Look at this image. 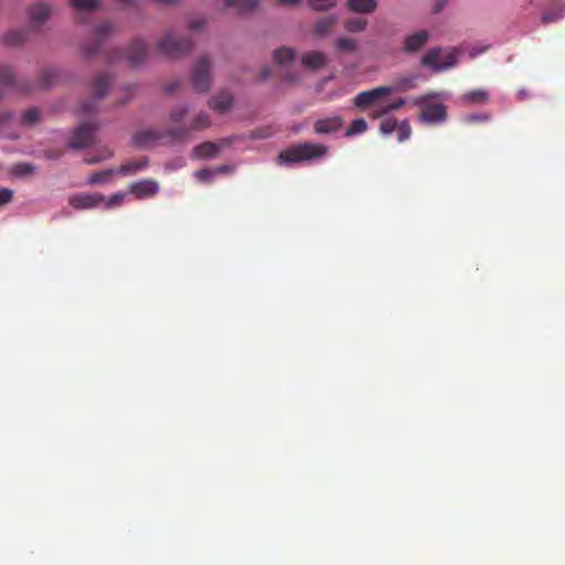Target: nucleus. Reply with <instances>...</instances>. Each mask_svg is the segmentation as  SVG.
<instances>
[{
	"label": "nucleus",
	"instance_id": "052dcab7",
	"mask_svg": "<svg viewBox=\"0 0 565 565\" xmlns=\"http://www.w3.org/2000/svg\"><path fill=\"white\" fill-rule=\"evenodd\" d=\"M444 7V2L443 1H439L436 3V7H435V12H438L443 9Z\"/></svg>",
	"mask_w": 565,
	"mask_h": 565
},
{
	"label": "nucleus",
	"instance_id": "a878e982",
	"mask_svg": "<svg viewBox=\"0 0 565 565\" xmlns=\"http://www.w3.org/2000/svg\"><path fill=\"white\" fill-rule=\"evenodd\" d=\"M148 164L147 158H143L141 160H134L129 161L127 163H124L118 169V172L121 174H135L138 171L143 170Z\"/></svg>",
	"mask_w": 565,
	"mask_h": 565
},
{
	"label": "nucleus",
	"instance_id": "c85d7f7f",
	"mask_svg": "<svg viewBox=\"0 0 565 565\" xmlns=\"http://www.w3.org/2000/svg\"><path fill=\"white\" fill-rule=\"evenodd\" d=\"M188 114H189L188 105L181 104L171 109V111L169 114V119L173 124H179L185 118V116Z\"/></svg>",
	"mask_w": 565,
	"mask_h": 565
},
{
	"label": "nucleus",
	"instance_id": "20e7f679",
	"mask_svg": "<svg viewBox=\"0 0 565 565\" xmlns=\"http://www.w3.org/2000/svg\"><path fill=\"white\" fill-rule=\"evenodd\" d=\"M191 84L196 93H207L213 83L212 61L207 55L201 56L191 71Z\"/></svg>",
	"mask_w": 565,
	"mask_h": 565
},
{
	"label": "nucleus",
	"instance_id": "3c124183",
	"mask_svg": "<svg viewBox=\"0 0 565 565\" xmlns=\"http://www.w3.org/2000/svg\"><path fill=\"white\" fill-rule=\"evenodd\" d=\"M466 120L468 122L487 121V120H489V115H486V114L471 115V116L467 117Z\"/></svg>",
	"mask_w": 565,
	"mask_h": 565
},
{
	"label": "nucleus",
	"instance_id": "9b49d317",
	"mask_svg": "<svg viewBox=\"0 0 565 565\" xmlns=\"http://www.w3.org/2000/svg\"><path fill=\"white\" fill-rule=\"evenodd\" d=\"M147 55L148 46L141 40H135L126 52V58L132 67L141 65L145 62Z\"/></svg>",
	"mask_w": 565,
	"mask_h": 565
},
{
	"label": "nucleus",
	"instance_id": "0e129e2a",
	"mask_svg": "<svg viewBox=\"0 0 565 565\" xmlns=\"http://www.w3.org/2000/svg\"><path fill=\"white\" fill-rule=\"evenodd\" d=\"M519 94H520V96H521V98H522V99L526 97V94H525V92H524V90H520V93H519Z\"/></svg>",
	"mask_w": 565,
	"mask_h": 565
},
{
	"label": "nucleus",
	"instance_id": "6ab92c4d",
	"mask_svg": "<svg viewBox=\"0 0 565 565\" xmlns=\"http://www.w3.org/2000/svg\"><path fill=\"white\" fill-rule=\"evenodd\" d=\"M301 64L309 70H319L327 64V56L320 51H310L301 56Z\"/></svg>",
	"mask_w": 565,
	"mask_h": 565
},
{
	"label": "nucleus",
	"instance_id": "393cba45",
	"mask_svg": "<svg viewBox=\"0 0 565 565\" xmlns=\"http://www.w3.org/2000/svg\"><path fill=\"white\" fill-rule=\"evenodd\" d=\"M334 49L340 53H355L359 49V43L354 39L343 36L334 41Z\"/></svg>",
	"mask_w": 565,
	"mask_h": 565
},
{
	"label": "nucleus",
	"instance_id": "7c9ffc66",
	"mask_svg": "<svg viewBox=\"0 0 565 565\" xmlns=\"http://www.w3.org/2000/svg\"><path fill=\"white\" fill-rule=\"evenodd\" d=\"M70 3L79 11H92L99 7L98 0H71Z\"/></svg>",
	"mask_w": 565,
	"mask_h": 565
},
{
	"label": "nucleus",
	"instance_id": "58836bf2",
	"mask_svg": "<svg viewBox=\"0 0 565 565\" xmlns=\"http://www.w3.org/2000/svg\"><path fill=\"white\" fill-rule=\"evenodd\" d=\"M33 171H34V167L30 163H19V164H15L13 168V173L17 177H24V175L31 174V173H33Z\"/></svg>",
	"mask_w": 565,
	"mask_h": 565
},
{
	"label": "nucleus",
	"instance_id": "4c0bfd02",
	"mask_svg": "<svg viewBox=\"0 0 565 565\" xmlns=\"http://www.w3.org/2000/svg\"><path fill=\"white\" fill-rule=\"evenodd\" d=\"M40 118V110L38 108H31L26 110L22 116V121L24 125L31 126L34 125Z\"/></svg>",
	"mask_w": 565,
	"mask_h": 565
},
{
	"label": "nucleus",
	"instance_id": "473e14b6",
	"mask_svg": "<svg viewBox=\"0 0 565 565\" xmlns=\"http://www.w3.org/2000/svg\"><path fill=\"white\" fill-rule=\"evenodd\" d=\"M367 21L362 18L349 19L344 22V29L348 32H360L365 29Z\"/></svg>",
	"mask_w": 565,
	"mask_h": 565
},
{
	"label": "nucleus",
	"instance_id": "39448f33",
	"mask_svg": "<svg viewBox=\"0 0 565 565\" xmlns=\"http://www.w3.org/2000/svg\"><path fill=\"white\" fill-rule=\"evenodd\" d=\"M212 125L210 115L206 111H199L189 124L177 125L166 129V134L172 140H183L192 132L207 129Z\"/></svg>",
	"mask_w": 565,
	"mask_h": 565
},
{
	"label": "nucleus",
	"instance_id": "2f4dec72",
	"mask_svg": "<svg viewBox=\"0 0 565 565\" xmlns=\"http://www.w3.org/2000/svg\"><path fill=\"white\" fill-rule=\"evenodd\" d=\"M226 6L237 7L241 11H250L257 7V0H225Z\"/></svg>",
	"mask_w": 565,
	"mask_h": 565
},
{
	"label": "nucleus",
	"instance_id": "4be33fe9",
	"mask_svg": "<svg viewBox=\"0 0 565 565\" xmlns=\"http://www.w3.org/2000/svg\"><path fill=\"white\" fill-rule=\"evenodd\" d=\"M220 149H221L220 145L206 141V142H203V143L196 146L193 149V153L199 159L213 158V157L217 156V153L220 152Z\"/></svg>",
	"mask_w": 565,
	"mask_h": 565
},
{
	"label": "nucleus",
	"instance_id": "a18cd8bd",
	"mask_svg": "<svg viewBox=\"0 0 565 565\" xmlns=\"http://www.w3.org/2000/svg\"><path fill=\"white\" fill-rule=\"evenodd\" d=\"M213 175V171L210 170V169H201L199 171L195 172V177L200 180V181H203V182H207L211 180Z\"/></svg>",
	"mask_w": 565,
	"mask_h": 565
},
{
	"label": "nucleus",
	"instance_id": "6e6552de",
	"mask_svg": "<svg viewBox=\"0 0 565 565\" xmlns=\"http://www.w3.org/2000/svg\"><path fill=\"white\" fill-rule=\"evenodd\" d=\"M115 28L110 22H104L95 29V39L90 44L82 47V53L86 58H92L100 51L104 41L113 34Z\"/></svg>",
	"mask_w": 565,
	"mask_h": 565
},
{
	"label": "nucleus",
	"instance_id": "603ef678",
	"mask_svg": "<svg viewBox=\"0 0 565 565\" xmlns=\"http://www.w3.org/2000/svg\"><path fill=\"white\" fill-rule=\"evenodd\" d=\"M405 103H406V100L404 98H398V99L387 104L388 109H391L392 111L397 110V109L402 108L405 105Z\"/></svg>",
	"mask_w": 565,
	"mask_h": 565
},
{
	"label": "nucleus",
	"instance_id": "412c9836",
	"mask_svg": "<svg viewBox=\"0 0 565 565\" xmlns=\"http://www.w3.org/2000/svg\"><path fill=\"white\" fill-rule=\"evenodd\" d=\"M110 84H111V79L107 75H105V74L97 75L94 78L93 84H92L94 97L96 99L103 98L107 94Z\"/></svg>",
	"mask_w": 565,
	"mask_h": 565
},
{
	"label": "nucleus",
	"instance_id": "f3484780",
	"mask_svg": "<svg viewBox=\"0 0 565 565\" xmlns=\"http://www.w3.org/2000/svg\"><path fill=\"white\" fill-rule=\"evenodd\" d=\"M0 85L3 87L17 88L19 90H28L24 83L15 79L12 68L8 65H0Z\"/></svg>",
	"mask_w": 565,
	"mask_h": 565
},
{
	"label": "nucleus",
	"instance_id": "b1692460",
	"mask_svg": "<svg viewBox=\"0 0 565 565\" xmlns=\"http://www.w3.org/2000/svg\"><path fill=\"white\" fill-rule=\"evenodd\" d=\"M416 79H417L416 75L403 76V77H398L395 81L394 85H390V86H385V87L393 89V93L407 92V90L415 88Z\"/></svg>",
	"mask_w": 565,
	"mask_h": 565
},
{
	"label": "nucleus",
	"instance_id": "09e8293b",
	"mask_svg": "<svg viewBox=\"0 0 565 565\" xmlns=\"http://www.w3.org/2000/svg\"><path fill=\"white\" fill-rule=\"evenodd\" d=\"M180 87H181V81L180 79H175V81H172V82L168 83L164 86V90L167 93H169V94H172V93L177 92Z\"/></svg>",
	"mask_w": 565,
	"mask_h": 565
},
{
	"label": "nucleus",
	"instance_id": "a19ab883",
	"mask_svg": "<svg viewBox=\"0 0 565 565\" xmlns=\"http://www.w3.org/2000/svg\"><path fill=\"white\" fill-rule=\"evenodd\" d=\"M111 156H113V152L109 149H104L103 154L100 157H87V158H85V162L87 164H95L105 159L110 158Z\"/></svg>",
	"mask_w": 565,
	"mask_h": 565
},
{
	"label": "nucleus",
	"instance_id": "aec40b11",
	"mask_svg": "<svg viewBox=\"0 0 565 565\" xmlns=\"http://www.w3.org/2000/svg\"><path fill=\"white\" fill-rule=\"evenodd\" d=\"M338 24V17L334 14L327 15L318 20L313 26V33L318 36L328 35Z\"/></svg>",
	"mask_w": 565,
	"mask_h": 565
},
{
	"label": "nucleus",
	"instance_id": "69168bd1",
	"mask_svg": "<svg viewBox=\"0 0 565 565\" xmlns=\"http://www.w3.org/2000/svg\"><path fill=\"white\" fill-rule=\"evenodd\" d=\"M3 98V93L2 90L0 89V100Z\"/></svg>",
	"mask_w": 565,
	"mask_h": 565
},
{
	"label": "nucleus",
	"instance_id": "f8f14e48",
	"mask_svg": "<svg viewBox=\"0 0 565 565\" xmlns=\"http://www.w3.org/2000/svg\"><path fill=\"white\" fill-rule=\"evenodd\" d=\"M429 40V33L426 30L417 31L405 38L403 51L406 53H416L422 50Z\"/></svg>",
	"mask_w": 565,
	"mask_h": 565
},
{
	"label": "nucleus",
	"instance_id": "a211bd4d",
	"mask_svg": "<svg viewBox=\"0 0 565 565\" xmlns=\"http://www.w3.org/2000/svg\"><path fill=\"white\" fill-rule=\"evenodd\" d=\"M52 10L47 4L35 3L30 10V19L34 26H41L51 15Z\"/></svg>",
	"mask_w": 565,
	"mask_h": 565
},
{
	"label": "nucleus",
	"instance_id": "9d476101",
	"mask_svg": "<svg viewBox=\"0 0 565 565\" xmlns=\"http://www.w3.org/2000/svg\"><path fill=\"white\" fill-rule=\"evenodd\" d=\"M104 200L100 193H77L68 199V203L76 210H88L98 206Z\"/></svg>",
	"mask_w": 565,
	"mask_h": 565
},
{
	"label": "nucleus",
	"instance_id": "ea45409f",
	"mask_svg": "<svg viewBox=\"0 0 565 565\" xmlns=\"http://www.w3.org/2000/svg\"><path fill=\"white\" fill-rule=\"evenodd\" d=\"M397 127L396 120L384 119L381 121L380 130L383 135H391Z\"/></svg>",
	"mask_w": 565,
	"mask_h": 565
},
{
	"label": "nucleus",
	"instance_id": "13d9d810",
	"mask_svg": "<svg viewBox=\"0 0 565 565\" xmlns=\"http://www.w3.org/2000/svg\"><path fill=\"white\" fill-rule=\"evenodd\" d=\"M300 1L301 0H278L279 3L285 4V6H294Z\"/></svg>",
	"mask_w": 565,
	"mask_h": 565
},
{
	"label": "nucleus",
	"instance_id": "680f3d73",
	"mask_svg": "<svg viewBox=\"0 0 565 565\" xmlns=\"http://www.w3.org/2000/svg\"><path fill=\"white\" fill-rule=\"evenodd\" d=\"M158 1L163 4H172V3H175L178 0H158Z\"/></svg>",
	"mask_w": 565,
	"mask_h": 565
},
{
	"label": "nucleus",
	"instance_id": "72a5a7b5",
	"mask_svg": "<svg viewBox=\"0 0 565 565\" xmlns=\"http://www.w3.org/2000/svg\"><path fill=\"white\" fill-rule=\"evenodd\" d=\"M25 36L24 31H12L6 35L4 41L9 45H20L24 42Z\"/></svg>",
	"mask_w": 565,
	"mask_h": 565
},
{
	"label": "nucleus",
	"instance_id": "c03bdc74",
	"mask_svg": "<svg viewBox=\"0 0 565 565\" xmlns=\"http://www.w3.org/2000/svg\"><path fill=\"white\" fill-rule=\"evenodd\" d=\"M124 198H125L124 193H116L107 200L106 206L113 207V206L119 205L124 201Z\"/></svg>",
	"mask_w": 565,
	"mask_h": 565
},
{
	"label": "nucleus",
	"instance_id": "0eeeda50",
	"mask_svg": "<svg viewBox=\"0 0 565 565\" xmlns=\"http://www.w3.org/2000/svg\"><path fill=\"white\" fill-rule=\"evenodd\" d=\"M97 129L98 126L96 124H81L72 132L68 140V148L84 149L90 147L95 142Z\"/></svg>",
	"mask_w": 565,
	"mask_h": 565
},
{
	"label": "nucleus",
	"instance_id": "423d86ee",
	"mask_svg": "<svg viewBox=\"0 0 565 565\" xmlns=\"http://www.w3.org/2000/svg\"><path fill=\"white\" fill-rule=\"evenodd\" d=\"M193 43L188 38H175L172 33H167L157 44L158 51L169 57L179 58L185 55L192 49Z\"/></svg>",
	"mask_w": 565,
	"mask_h": 565
},
{
	"label": "nucleus",
	"instance_id": "4d7b16f0",
	"mask_svg": "<svg viewBox=\"0 0 565 565\" xmlns=\"http://www.w3.org/2000/svg\"><path fill=\"white\" fill-rule=\"evenodd\" d=\"M11 117H12V114H11V113H3V114H0V124L6 122V121H7V120H9Z\"/></svg>",
	"mask_w": 565,
	"mask_h": 565
},
{
	"label": "nucleus",
	"instance_id": "1a4fd4ad",
	"mask_svg": "<svg viewBox=\"0 0 565 565\" xmlns=\"http://www.w3.org/2000/svg\"><path fill=\"white\" fill-rule=\"evenodd\" d=\"M392 93L393 89L386 88L385 86H379L373 89L359 93L354 97L353 104L358 108L365 109L374 105L380 98Z\"/></svg>",
	"mask_w": 565,
	"mask_h": 565
},
{
	"label": "nucleus",
	"instance_id": "e2e57ef3",
	"mask_svg": "<svg viewBox=\"0 0 565 565\" xmlns=\"http://www.w3.org/2000/svg\"><path fill=\"white\" fill-rule=\"evenodd\" d=\"M286 81L294 83V82H296V81H297V78H296V77H294V76H287V77H286Z\"/></svg>",
	"mask_w": 565,
	"mask_h": 565
},
{
	"label": "nucleus",
	"instance_id": "f257e3e1",
	"mask_svg": "<svg viewBox=\"0 0 565 565\" xmlns=\"http://www.w3.org/2000/svg\"><path fill=\"white\" fill-rule=\"evenodd\" d=\"M440 96V93H429L418 96L413 100L414 105L420 108L419 118L422 121L430 125H438L447 120V106L443 103L436 102Z\"/></svg>",
	"mask_w": 565,
	"mask_h": 565
},
{
	"label": "nucleus",
	"instance_id": "6e6d98bb",
	"mask_svg": "<svg viewBox=\"0 0 565 565\" xmlns=\"http://www.w3.org/2000/svg\"><path fill=\"white\" fill-rule=\"evenodd\" d=\"M203 21L201 20H193L190 22V29L191 30H200L203 26Z\"/></svg>",
	"mask_w": 565,
	"mask_h": 565
},
{
	"label": "nucleus",
	"instance_id": "c9c22d12",
	"mask_svg": "<svg viewBox=\"0 0 565 565\" xmlns=\"http://www.w3.org/2000/svg\"><path fill=\"white\" fill-rule=\"evenodd\" d=\"M396 129L399 142L405 141L411 137L412 128L407 120H404L397 125Z\"/></svg>",
	"mask_w": 565,
	"mask_h": 565
},
{
	"label": "nucleus",
	"instance_id": "f704fd0d",
	"mask_svg": "<svg viewBox=\"0 0 565 565\" xmlns=\"http://www.w3.org/2000/svg\"><path fill=\"white\" fill-rule=\"evenodd\" d=\"M309 4L316 11H327L337 4V0H309Z\"/></svg>",
	"mask_w": 565,
	"mask_h": 565
},
{
	"label": "nucleus",
	"instance_id": "cd10ccee",
	"mask_svg": "<svg viewBox=\"0 0 565 565\" xmlns=\"http://www.w3.org/2000/svg\"><path fill=\"white\" fill-rule=\"evenodd\" d=\"M463 99L471 104H483L488 100V93L483 89H476L463 95Z\"/></svg>",
	"mask_w": 565,
	"mask_h": 565
},
{
	"label": "nucleus",
	"instance_id": "2eb2a0df",
	"mask_svg": "<svg viewBox=\"0 0 565 565\" xmlns=\"http://www.w3.org/2000/svg\"><path fill=\"white\" fill-rule=\"evenodd\" d=\"M233 100V95L228 90H221L210 98L209 106L213 110L224 114L232 108Z\"/></svg>",
	"mask_w": 565,
	"mask_h": 565
},
{
	"label": "nucleus",
	"instance_id": "7ed1b4c3",
	"mask_svg": "<svg viewBox=\"0 0 565 565\" xmlns=\"http://www.w3.org/2000/svg\"><path fill=\"white\" fill-rule=\"evenodd\" d=\"M457 60L458 51L456 49L434 47L422 57L420 63L434 72H441L454 67Z\"/></svg>",
	"mask_w": 565,
	"mask_h": 565
},
{
	"label": "nucleus",
	"instance_id": "e433bc0d",
	"mask_svg": "<svg viewBox=\"0 0 565 565\" xmlns=\"http://www.w3.org/2000/svg\"><path fill=\"white\" fill-rule=\"evenodd\" d=\"M114 173L115 170L113 169L96 172L89 177L88 182L90 184L103 183Z\"/></svg>",
	"mask_w": 565,
	"mask_h": 565
},
{
	"label": "nucleus",
	"instance_id": "5fc2aeb1",
	"mask_svg": "<svg viewBox=\"0 0 565 565\" xmlns=\"http://www.w3.org/2000/svg\"><path fill=\"white\" fill-rule=\"evenodd\" d=\"M81 107H82V113H84V114H88V113H92L93 110H95V105L92 102H85L81 105Z\"/></svg>",
	"mask_w": 565,
	"mask_h": 565
},
{
	"label": "nucleus",
	"instance_id": "8fccbe9b",
	"mask_svg": "<svg viewBox=\"0 0 565 565\" xmlns=\"http://www.w3.org/2000/svg\"><path fill=\"white\" fill-rule=\"evenodd\" d=\"M561 17H562V13L556 14V13H552V12H544L542 19L545 23H550V22L556 21Z\"/></svg>",
	"mask_w": 565,
	"mask_h": 565
},
{
	"label": "nucleus",
	"instance_id": "f03ea898",
	"mask_svg": "<svg viewBox=\"0 0 565 565\" xmlns=\"http://www.w3.org/2000/svg\"><path fill=\"white\" fill-rule=\"evenodd\" d=\"M328 152V147L311 142L294 145L279 152L277 157L278 164L298 163L316 158H321Z\"/></svg>",
	"mask_w": 565,
	"mask_h": 565
},
{
	"label": "nucleus",
	"instance_id": "bf43d9fd",
	"mask_svg": "<svg viewBox=\"0 0 565 565\" xmlns=\"http://www.w3.org/2000/svg\"><path fill=\"white\" fill-rule=\"evenodd\" d=\"M270 75V70L268 67L263 68V78L266 79Z\"/></svg>",
	"mask_w": 565,
	"mask_h": 565
},
{
	"label": "nucleus",
	"instance_id": "dca6fc26",
	"mask_svg": "<svg viewBox=\"0 0 565 565\" xmlns=\"http://www.w3.org/2000/svg\"><path fill=\"white\" fill-rule=\"evenodd\" d=\"M343 120L339 116L318 119L315 122V132L318 135H328L341 129Z\"/></svg>",
	"mask_w": 565,
	"mask_h": 565
},
{
	"label": "nucleus",
	"instance_id": "37998d69",
	"mask_svg": "<svg viewBox=\"0 0 565 565\" xmlns=\"http://www.w3.org/2000/svg\"><path fill=\"white\" fill-rule=\"evenodd\" d=\"M55 78V74L52 71L45 70L41 75V85L46 88L49 87Z\"/></svg>",
	"mask_w": 565,
	"mask_h": 565
},
{
	"label": "nucleus",
	"instance_id": "4468645a",
	"mask_svg": "<svg viewBox=\"0 0 565 565\" xmlns=\"http://www.w3.org/2000/svg\"><path fill=\"white\" fill-rule=\"evenodd\" d=\"M130 192L138 199L154 196L159 192V184L153 180H142L130 185Z\"/></svg>",
	"mask_w": 565,
	"mask_h": 565
},
{
	"label": "nucleus",
	"instance_id": "ddd939ff",
	"mask_svg": "<svg viewBox=\"0 0 565 565\" xmlns=\"http://www.w3.org/2000/svg\"><path fill=\"white\" fill-rule=\"evenodd\" d=\"M163 137L169 138V136L166 134V130L160 131L153 129H146L138 131L134 136V142L138 147L147 148L153 146L159 139Z\"/></svg>",
	"mask_w": 565,
	"mask_h": 565
},
{
	"label": "nucleus",
	"instance_id": "de8ad7c7",
	"mask_svg": "<svg viewBox=\"0 0 565 565\" xmlns=\"http://www.w3.org/2000/svg\"><path fill=\"white\" fill-rule=\"evenodd\" d=\"M121 56H122V52L120 50L115 49L111 52H108L106 54V61L108 63H111V62H115V61L121 58Z\"/></svg>",
	"mask_w": 565,
	"mask_h": 565
},
{
	"label": "nucleus",
	"instance_id": "c756f323",
	"mask_svg": "<svg viewBox=\"0 0 565 565\" xmlns=\"http://www.w3.org/2000/svg\"><path fill=\"white\" fill-rule=\"evenodd\" d=\"M367 129V124L363 118L354 119L345 131L347 137L363 134Z\"/></svg>",
	"mask_w": 565,
	"mask_h": 565
},
{
	"label": "nucleus",
	"instance_id": "49530a36",
	"mask_svg": "<svg viewBox=\"0 0 565 565\" xmlns=\"http://www.w3.org/2000/svg\"><path fill=\"white\" fill-rule=\"evenodd\" d=\"M271 136V131L269 128L266 129H256L252 132L250 137L253 139H265Z\"/></svg>",
	"mask_w": 565,
	"mask_h": 565
},
{
	"label": "nucleus",
	"instance_id": "864d4df0",
	"mask_svg": "<svg viewBox=\"0 0 565 565\" xmlns=\"http://www.w3.org/2000/svg\"><path fill=\"white\" fill-rule=\"evenodd\" d=\"M391 111H392V110H391V109H388V105H384V106H382L380 109H377L376 111H374V113L372 114V117H373V118H380V117H383V116H385V115L390 114Z\"/></svg>",
	"mask_w": 565,
	"mask_h": 565
},
{
	"label": "nucleus",
	"instance_id": "79ce46f5",
	"mask_svg": "<svg viewBox=\"0 0 565 565\" xmlns=\"http://www.w3.org/2000/svg\"><path fill=\"white\" fill-rule=\"evenodd\" d=\"M13 191L7 188H0V206L6 205L12 201Z\"/></svg>",
	"mask_w": 565,
	"mask_h": 565
},
{
	"label": "nucleus",
	"instance_id": "bb28decb",
	"mask_svg": "<svg viewBox=\"0 0 565 565\" xmlns=\"http://www.w3.org/2000/svg\"><path fill=\"white\" fill-rule=\"evenodd\" d=\"M295 56L296 52L291 47L284 46L274 52V60L280 65L291 63Z\"/></svg>",
	"mask_w": 565,
	"mask_h": 565
},
{
	"label": "nucleus",
	"instance_id": "5701e85b",
	"mask_svg": "<svg viewBox=\"0 0 565 565\" xmlns=\"http://www.w3.org/2000/svg\"><path fill=\"white\" fill-rule=\"evenodd\" d=\"M351 11L358 13H371L377 8V0H348Z\"/></svg>",
	"mask_w": 565,
	"mask_h": 565
}]
</instances>
